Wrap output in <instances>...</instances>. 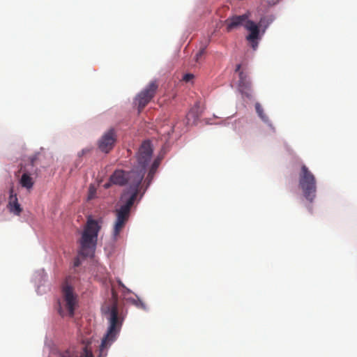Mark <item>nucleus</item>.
I'll list each match as a JSON object with an SVG mask.
<instances>
[{"label": "nucleus", "instance_id": "nucleus-18", "mask_svg": "<svg viewBox=\"0 0 357 357\" xmlns=\"http://www.w3.org/2000/svg\"><path fill=\"white\" fill-rule=\"evenodd\" d=\"M193 77H194V75L192 74L188 73V74L184 75V76L183 77V80L188 82H190Z\"/></svg>", "mask_w": 357, "mask_h": 357}, {"label": "nucleus", "instance_id": "nucleus-9", "mask_svg": "<svg viewBox=\"0 0 357 357\" xmlns=\"http://www.w3.org/2000/svg\"><path fill=\"white\" fill-rule=\"evenodd\" d=\"M245 29L250 31L246 39L251 44L253 50H256L258 47V39L259 36V27L253 21L248 20L244 24Z\"/></svg>", "mask_w": 357, "mask_h": 357}, {"label": "nucleus", "instance_id": "nucleus-21", "mask_svg": "<svg viewBox=\"0 0 357 357\" xmlns=\"http://www.w3.org/2000/svg\"><path fill=\"white\" fill-rule=\"evenodd\" d=\"M36 159H37V155H36L31 158V163L32 165H34L35 161L36 160Z\"/></svg>", "mask_w": 357, "mask_h": 357}, {"label": "nucleus", "instance_id": "nucleus-15", "mask_svg": "<svg viewBox=\"0 0 357 357\" xmlns=\"http://www.w3.org/2000/svg\"><path fill=\"white\" fill-rule=\"evenodd\" d=\"M256 112L258 114L259 116L264 121V122L268 121V117L264 113V109L261 105L258 102L255 104Z\"/></svg>", "mask_w": 357, "mask_h": 357}, {"label": "nucleus", "instance_id": "nucleus-8", "mask_svg": "<svg viewBox=\"0 0 357 357\" xmlns=\"http://www.w3.org/2000/svg\"><path fill=\"white\" fill-rule=\"evenodd\" d=\"M116 141L114 129L111 128L101 137L98 141V148L104 153H109L114 147Z\"/></svg>", "mask_w": 357, "mask_h": 357}, {"label": "nucleus", "instance_id": "nucleus-11", "mask_svg": "<svg viewBox=\"0 0 357 357\" xmlns=\"http://www.w3.org/2000/svg\"><path fill=\"white\" fill-rule=\"evenodd\" d=\"M248 20V15L246 14L242 15H234L231 17H229L225 20L227 31H231V30L242 25L244 26V24Z\"/></svg>", "mask_w": 357, "mask_h": 357}, {"label": "nucleus", "instance_id": "nucleus-7", "mask_svg": "<svg viewBox=\"0 0 357 357\" xmlns=\"http://www.w3.org/2000/svg\"><path fill=\"white\" fill-rule=\"evenodd\" d=\"M158 89V83L156 80L151 81L144 89L137 94L134 99V104L137 107L139 112L151 101Z\"/></svg>", "mask_w": 357, "mask_h": 357}, {"label": "nucleus", "instance_id": "nucleus-14", "mask_svg": "<svg viewBox=\"0 0 357 357\" xmlns=\"http://www.w3.org/2000/svg\"><path fill=\"white\" fill-rule=\"evenodd\" d=\"M159 165H160L159 159L154 160V161L151 164L148 176H147V179L149 180V182H150L152 180V178H153L154 174H155Z\"/></svg>", "mask_w": 357, "mask_h": 357}, {"label": "nucleus", "instance_id": "nucleus-24", "mask_svg": "<svg viewBox=\"0 0 357 357\" xmlns=\"http://www.w3.org/2000/svg\"><path fill=\"white\" fill-rule=\"evenodd\" d=\"M18 180H19V183H20L21 185H22V176L21 178H20V177H19Z\"/></svg>", "mask_w": 357, "mask_h": 357}, {"label": "nucleus", "instance_id": "nucleus-19", "mask_svg": "<svg viewBox=\"0 0 357 357\" xmlns=\"http://www.w3.org/2000/svg\"><path fill=\"white\" fill-rule=\"evenodd\" d=\"M90 151H91V149H82V150L81 151V152H79V153H78V155H79V157H81V156L84 155V154H86V153H89Z\"/></svg>", "mask_w": 357, "mask_h": 357}, {"label": "nucleus", "instance_id": "nucleus-17", "mask_svg": "<svg viewBox=\"0 0 357 357\" xmlns=\"http://www.w3.org/2000/svg\"><path fill=\"white\" fill-rule=\"evenodd\" d=\"M133 303L137 307H139V308H142V309H146V305L142 301H140L139 299H137V300H134L133 301Z\"/></svg>", "mask_w": 357, "mask_h": 357}, {"label": "nucleus", "instance_id": "nucleus-23", "mask_svg": "<svg viewBox=\"0 0 357 357\" xmlns=\"http://www.w3.org/2000/svg\"><path fill=\"white\" fill-rule=\"evenodd\" d=\"M204 51V49L199 51V54H197V59H198L199 56H200L203 54Z\"/></svg>", "mask_w": 357, "mask_h": 357}, {"label": "nucleus", "instance_id": "nucleus-10", "mask_svg": "<svg viewBox=\"0 0 357 357\" xmlns=\"http://www.w3.org/2000/svg\"><path fill=\"white\" fill-rule=\"evenodd\" d=\"M241 68V64H238L235 70L236 72H239L238 87L242 93L248 96V92L250 91L251 88V82L248 76L243 71H240Z\"/></svg>", "mask_w": 357, "mask_h": 357}, {"label": "nucleus", "instance_id": "nucleus-1", "mask_svg": "<svg viewBox=\"0 0 357 357\" xmlns=\"http://www.w3.org/2000/svg\"><path fill=\"white\" fill-rule=\"evenodd\" d=\"M153 148L149 141H144L140 146L136 155V164L133 168L126 172L122 169L115 170L109 176V181L105 183L103 187L105 189L109 188L112 185L125 186L128 185V189L126 190L121 197V202L135 195V202L139 192V187L144 178L146 167L152 158Z\"/></svg>", "mask_w": 357, "mask_h": 357}, {"label": "nucleus", "instance_id": "nucleus-4", "mask_svg": "<svg viewBox=\"0 0 357 357\" xmlns=\"http://www.w3.org/2000/svg\"><path fill=\"white\" fill-rule=\"evenodd\" d=\"M107 313L109 315L108 318L109 326L107 334L102 341L101 345L104 347L110 345L116 340L121 330L123 321L122 319L119 316L118 307L116 302L107 307V311L105 312V314Z\"/></svg>", "mask_w": 357, "mask_h": 357}, {"label": "nucleus", "instance_id": "nucleus-3", "mask_svg": "<svg viewBox=\"0 0 357 357\" xmlns=\"http://www.w3.org/2000/svg\"><path fill=\"white\" fill-rule=\"evenodd\" d=\"M78 295L73 284V278L68 277L61 285V301L59 303V313L61 316L73 317L78 306Z\"/></svg>", "mask_w": 357, "mask_h": 357}, {"label": "nucleus", "instance_id": "nucleus-16", "mask_svg": "<svg viewBox=\"0 0 357 357\" xmlns=\"http://www.w3.org/2000/svg\"><path fill=\"white\" fill-rule=\"evenodd\" d=\"M33 185V181L29 174L24 172V188L30 189Z\"/></svg>", "mask_w": 357, "mask_h": 357}, {"label": "nucleus", "instance_id": "nucleus-13", "mask_svg": "<svg viewBox=\"0 0 357 357\" xmlns=\"http://www.w3.org/2000/svg\"><path fill=\"white\" fill-rule=\"evenodd\" d=\"M87 349H84L83 354L81 355L77 351L74 349H68L65 350L61 354V357H84V351Z\"/></svg>", "mask_w": 357, "mask_h": 357}, {"label": "nucleus", "instance_id": "nucleus-2", "mask_svg": "<svg viewBox=\"0 0 357 357\" xmlns=\"http://www.w3.org/2000/svg\"><path fill=\"white\" fill-rule=\"evenodd\" d=\"M100 227L96 220H88L78 243L79 244L78 256L74 259V266L81 264L80 257H92L94 255Z\"/></svg>", "mask_w": 357, "mask_h": 357}, {"label": "nucleus", "instance_id": "nucleus-12", "mask_svg": "<svg viewBox=\"0 0 357 357\" xmlns=\"http://www.w3.org/2000/svg\"><path fill=\"white\" fill-rule=\"evenodd\" d=\"M13 191L11 190L8 207L10 212L19 215L21 212L20 205L18 203L16 195H13Z\"/></svg>", "mask_w": 357, "mask_h": 357}, {"label": "nucleus", "instance_id": "nucleus-5", "mask_svg": "<svg viewBox=\"0 0 357 357\" xmlns=\"http://www.w3.org/2000/svg\"><path fill=\"white\" fill-rule=\"evenodd\" d=\"M298 185L305 198L312 202L316 197L317 181L314 175L305 165H302L299 173Z\"/></svg>", "mask_w": 357, "mask_h": 357}, {"label": "nucleus", "instance_id": "nucleus-6", "mask_svg": "<svg viewBox=\"0 0 357 357\" xmlns=\"http://www.w3.org/2000/svg\"><path fill=\"white\" fill-rule=\"evenodd\" d=\"M134 197L135 195L129 197L125 202H122L119 208L115 210L116 220L113 228V237L115 240L118 238L128 221L131 208L135 203Z\"/></svg>", "mask_w": 357, "mask_h": 357}, {"label": "nucleus", "instance_id": "nucleus-22", "mask_svg": "<svg viewBox=\"0 0 357 357\" xmlns=\"http://www.w3.org/2000/svg\"><path fill=\"white\" fill-rule=\"evenodd\" d=\"M118 283H119V286H121V287H122L123 288H125V289H126L125 285L123 284V282H122L121 280H119V281H118Z\"/></svg>", "mask_w": 357, "mask_h": 357}, {"label": "nucleus", "instance_id": "nucleus-20", "mask_svg": "<svg viewBox=\"0 0 357 357\" xmlns=\"http://www.w3.org/2000/svg\"><path fill=\"white\" fill-rule=\"evenodd\" d=\"M84 357H93L92 354L88 350L85 349L84 351Z\"/></svg>", "mask_w": 357, "mask_h": 357}]
</instances>
